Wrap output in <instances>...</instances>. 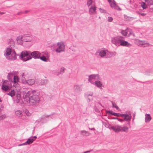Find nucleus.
<instances>
[{
  "label": "nucleus",
  "instance_id": "obj_46",
  "mask_svg": "<svg viewBox=\"0 0 153 153\" xmlns=\"http://www.w3.org/2000/svg\"><path fill=\"white\" fill-rule=\"evenodd\" d=\"M87 100L88 102H90L92 100V97H87Z\"/></svg>",
  "mask_w": 153,
  "mask_h": 153
},
{
  "label": "nucleus",
  "instance_id": "obj_42",
  "mask_svg": "<svg viewBox=\"0 0 153 153\" xmlns=\"http://www.w3.org/2000/svg\"><path fill=\"white\" fill-rule=\"evenodd\" d=\"M34 140V139L32 138L31 137L27 140V141H28L29 143L30 144L32 143L33 141Z\"/></svg>",
  "mask_w": 153,
  "mask_h": 153
},
{
  "label": "nucleus",
  "instance_id": "obj_35",
  "mask_svg": "<svg viewBox=\"0 0 153 153\" xmlns=\"http://www.w3.org/2000/svg\"><path fill=\"white\" fill-rule=\"evenodd\" d=\"M27 73L26 72L23 73H22L21 75L22 78L21 79V80L22 82L23 79L24 80H26L25 77L26 76Z\"/></svg>",
  "mask_w": 153,
  "mask_h": 153
},
{
  "label": "nucleus",
  "instance_id": "obj_54",
  "mask_svg": "<svg viewBox=\"0 0 153 153\" xmlns=\"http://www.w3.org/2000/svg\"><path fill=\"white\" fill-rule=\"evenodd\" d=\"M32 138H33V139H34V140L35 139L37 138L36 137V136H34L33 137H31Z\"/></svg>",
  "mask_w": 153,
  "mask_h": 153
},
{
  "label": "nucleus",
  "instance_id": "obj_29",
  "mask_svg": "<svg viewBox=\"0 0 153 153\" xmlns=\"http://www.w3.org/2000/svg\"><path fill=\"white\" fill-rule=\"evenodd\" d=\"M39 58L41 60L45 62H47L49 60V59L48 58L44 56L41 57L40 56V58Z\"/></svg>",
  "mask_w": 153,
  "mask_h": 153
},
{
  "label": "nucleus",
  "instance_id": "obj_3",
  "mask_svg": "<svg viewBox=\"0 0 153 153\" xmlns=\"http://www.w3.org/2000/svg\"><path fill=\"white\" fill-rule=\"evenodd\" d=\"M51 47L53 51L59 53L64 51L65 49V45L62 42H58L56 44H52Z\"/></svg>",
  "mask_w": 153,
  "mask_h": 153
},
{
  "label": "nucleus",
  "instance_id": "obj_18",
  "mask_svg": "<svg viewBox=\"0 0 153 153\" xmlns=\"http://www.w3.org/2000/svg\"><path fill=\"white\" fill-rule=\"evenodd\" d=\"M107 113L108 114H111L112 115L114 116H116L117 117H123V116L125 115H123V114L113 112L110 111H107Z\"/></svg>",
  "mask_w": 153,
  "mask_h": 153
},
{
  "label": "nucleus",
  "instance_id": "obj_12",
  "mask_svg": "<svg viewBox=\"0 0 153 153\" xmlns=\"http://www.w3.org/2000/svg\"><path fill=\"white\" fill-rule=\"evenodd\" d=\"M97 56L99 55L101 57H104L105 56H107V50H98L96 53Z\"/></svg>",
  "mask_w": 153,
  "mask_h": 153
},
{
  "label": "nucleus",
  "instance_id": "obj_47",
  "mask_svg": "<svg viewBox=\"0 0 153 153\" xmlns=\"http://www.w3.org/2000/svg\"><path fill=\"white\" fill-rule=\"evenodd\" d=\"M107 20L108 22H111L113 20V18L111 17H108Z\"/></svg>",
  "mask_w": 153,
  "mask_h": 153
},
{
  "label": "nucleus",
  "instance_id": "obj_6",
  "mask_svg": "<svg viewBox=\"0 0 153 153\" xmlns=\"http://www.w3.org/2000/svg\"><path fill=\"white\" fill-rule=\"evenodd\" d=\"M21 59L24 61H26L30 59L32 57L30 55V52L24 51L22 52L20 55Z\"/></svg>",
  "mask_w": 153,
  "mask_h": 153
},
{
  "label": "nucleus",
  "instance_id": "obj_48",
  "mask_svg": "<svg viewBox=\"0 0 153 153\" xmlns=\"http://www.w3.org/2000/svg\"><path fill=\"white\" fill-rule=\"evenodd\" d=\"M16 98L21 99V95L19 94L16 95Z\"/></svg>",
  "mask_w": 153,
  "mask_h": 153
},
{
  "label": "nucleus",
  "instance_id": "obj_50",
  "mask_svg": "<svg viewBox=\"0 0 153 153\" xmlns=\"http://www.w3.org/2000/svg\"><path fill=\"white\" fill-rule=\"evenodd\" d=\"M135 115H136V114H135V113H133V120H132V121H134V119L135 116Z\"/></svg>",
  "mask_w": 153,
  "mask_h": 153
},
{
  "label": "nucleus",
  "instance_id": "obj_1",
  "mask_svg": "<svg viewBox=\"0 0 153 153\" xmlns=\"http://www.w3.org/2000/svg\"><path fill=\"white\" fill-rule=\"evenodd\" d=\"M23 102L26 104L33 105L39 102L40 100L39 96L36 94V91L34 90L30 91L23 94Z\"/></svg>",
  "mask_w": 153,
  "mask_h": 153
},
{
  "label": "nucleus",
  "instance_id": "obj_32",
  "mask_svg": "<svg viewBox=\"0 0 153 153\" xmlns=\"http://www.w3.org/2000/svg\"><path fill=\"white\" fill-rule=\"evenodd\" d=\"M15 93L14 91V89L11 90V91L9 92L7 94L9 95L11 97H13L15 95Z\"/></svg>",
  "mask_w": 153,
  "mask_h": 153
},
{
  "label": "nucleus",
  "instance_id": "obj_28",
  "mask_svg": "<svg viewBox=\"0 0 153 153\" xmlns=\"http://www.w3.org/2000/svg\"><path fill=\"white\" fill-rule=\"evenodd\" d=\"M95 4L94 2L92 0H88L87 2V5L88 7H89L91 5H93V4Z\"/></svg>",
  "mask_w": 153,
  "mask_h": 153
},
{
  "label": "nucleus",
  "instance_id": "obj_26",
  "mask_svg": "<svg viewBox=\"0 0 153 153\" xmlns=\"http://www.w3.org/2000/svg\"><path fill=\"white\" fill-rule=\"evenodd\" d=\"M121 131H124L126 132H128V130L129 129L128 127L125 126H121Z\"/></svg>",
  "mask_w": 153,
  "mask_h": 153
},
{
  "label": "nucleus",
  "instance_id": "obj_14",
  "mask_svg": "<svg viewBox=\"0 0 153 153\" xmlns=\"http://www.w3.org/2000/svg\"><path fill=\"white\" fill-rule=\"evenodd\" d=\"M121 126L117 125L111 126L110 128V129H112L115 132H118L121 131Z\"/></svg>",
  "mask_w": 153,
  "mask_h": 153
},
{
  "label": "nucleus",
  "instance_id": "obj_15",
  "mask_svg": "<svg viewBox=\"0 0 153 153\" xmlns=\"http://www.w3.org/2000/svg\"><path fill=\"white\" fill-rule=\"evenodd\" d=\"M96 7L95 4H93L91 5L89 8V11L90 15H93L96 13Z\"/></svg>",
  "mask_w": 153,
  "mask_h": 153
},
{
  "label": "nucleus",
  "instance_id": "obj_56",
  "mask_svg": "<svg viewBox=\"0 0 153 153\" xmlns=\"http://www.w3.org/2000/svg\"><path fill=\"white\" fill-rule=\"evenodd\" d=\"M146 15V14L144 13H142L141 14V15L142 16H144Z\"/></svg>",
  "mask_w": 153,
  "mask_h": 153
},
{
  "label": "nucleus",
  "instance_id": "obj_27",
  "mask_svg": "<svg viewBox=\"0 0 153 153\" xmlns=\"http://www.w3.org/2000/svg\"><path fill=\"white\" fill-rule=\"evenodd\" d=\"M24 35H20L17 37V41L18 42V41H24Z\"/></svg>",
  "mask_w": 153,
  "mask_h": 153
},
{
  "label": "nucleus",
  "instance_id": "obj_21",
  "mask_svg": "<svg viewBox=\"0 0 153 153\" xmlns=\"http://www.w3.org/2000/svg\"><path fill=\"white\" fill-rule=\"evenodd\" d=\"M92 84L94 85L95 86L101 89H102V82L99 81H95L94 82V83H93Z\"/></svg>",
  "mask_w": 153,
  "mask_h": 153
},
{
  "label": "nucleus",
  "instance_id": "obj_61",
  "mask_svg": "<svg viewBox=\"0 0 153 153\" xmlns=\"http://www.w3.org/2000/svg\"><path fill=\"white\" fill-rule=\"evenodd\" d=\"M1 99H0V102H1Z\"/></svg>",
  "mask_w": 153,
  "mask_h": 153
},
{
  "label": "nucleus",
  "instance_id": "obj_16",
  "mask_svg": "<svg viewBox=\"0 0 153 153\" xmlns=\"http://www.w3.org/2000/svg\"><path fill=\"white\" fill-rule=\"evenodd\" d=\"M35 82L34 79H30L27 80H24L23 79L22 83L24 84H27L29 85H32Z\"/></svg>",
  "mask_w": 153,
  "mask_h": 153
},
{
  "label": "nucleus",
  "instance_id": "obj_2",
  "mask_svg": "<svg viewBox=\"0 0 153 153\" xmlns=\"http://www.w3.org/2000/svg\"><path fill=\"white\" fill-rule=\"evenodd\" d=\"M125 38L120 36L112 37L111 39V42L117 46H120L129 47L132 45L127 41L124 40Z\"/></svg>",
  "mask_w": 153,
  "mask_h": 153
},
{
  "label": "nucleus",
  "instance_id": "obj_11",
  "mask_svg": "<svg viewBox=\"0 0 153 153\" xmlns=\"http://www.w3.org/2000/svg\"><path fill=\"white\" fill-rule=\"evenodd\" d=\"M13 80L11 81V83L13 84V86L16 87H18L19 85L18 83L19 82V78L18 76H14L13 77Z\"/></svg>",
  "mask_w": 153,
  "mask_h": 153
},
{
  "label": "nucleus",
  "instance_id": "obj_22",
  "mask_svg": "<svg viewBox=\"0 0 153 153\" xmlns=\"http://www.w3.org/2000/svg\"><path fill=\"white\" fill-rule=\"evenodd\" d=\"M14 74L13 72L9 73L7 76V78L9 81H11L14 77Z\"/></svg>",
  "mask_w": 153,
  "mask_h": 153
},
{
  "label": "nucleus",
  "instance_id": "obj_33",
  "mask_svg": "<svg viewBox=\"0 0 153 153\" xmlns=\"http://www.w3.org/2000/svg\"><path fill=\"white\" fill-rule=\"evenodd\" d=\"M140 5L143 9H145L147 7V5L144 2H141Z\"/></svg>",
  "mask_w": 153,
  "mask_h": 153
},
{
  "label": "nucleus",
  "instance_id": "obj_17",
  "mask_svg": "<svg viewBox=\"0 0 153 153\" xmlns=\"http://www.w3.org/2000/svg\"><path fill=\"white\" fill-rule=\"evenodd\" d=\"M24 42H30L32 40V36L30 34H25L24 35Z\"/></svg>",
  "mask_w": 153,
  "mask_h": 153
},
{
  "label": "nucleus",
  "instance_id": "obj_8",
  "mask_svg": "<svg viewBox=\"0 0 153 153\" xmlns=\"http://www.w3.org/2000/svg\"><path fill=\"white\" fill-rule=\"evenodd\" d=\"M120 33L123 36H127V34L128 35V36L132 35L134 36V34L131 30L128 28H127L125 30H122Z\"/></svg>",
  "mask_w": 153,
  "mask_h": 153
},
{
  "label": "nucleus",
  "instance_id": "obj_58",
  "mask_svg": "<svg viewBox=\"0 0 153 153\" xmlns=\"http://www.w3.org/2000/svg\"><path fill=\"white\" fill-rule=\"evenodd\" d=\"M22 13V12H18V13H17V15H19L20 13Z\"/></svg>",
  "mask_w": 153,
  "mask_h": 153
},
{
  "label": "nucleus",
  "instance_id": "obj_5",
  "mask_svg": "<svg viewBox=\"0 0 153 153\" xmlns=\"http://www.w3.org/2000/svg\"><path fill=\"white\" fill-rule=\"evenodd\" d=\"M131 113L130 111H127L125 112V114H123V115H125L123 116V117H123V119H122L118 118L117 120L119 122L122 123L124 122V121L127 122L128 123L127 124L129 125L130 121H131Z\"/></svg>",
  "mask_w": 153,
  "mask_h": 153
},
{
  "label": "nucleus",
  "instance_id": "obj_57",
  "mask_svg": "<svg viewBox=\"0 0 153 153\" xmlns=\"http://www.w3.org/2000/svg\"><path fill=\"white\" fill-rule=\"evenodd\" d=\"M4 13H4V12H0V15H2Z\"/></svg>",
  "mask_w": 153,
  "mask_h": 153
},
{
  "label": "nucleus",
  "instance_id": "obj_55",
  "mask_svg": "<svg viewBox=\"0 0 153 153\" xmlns=\"http://www.w3.org/2000/svg\"><path fill=\"white\" fill-rule=\"evenodd\" d=\"M25 143L26 145H27V144H30V143H29L28 141H27H27Z\"/></svg>",
  "mask_w": 153,
  "mask_h": 153
},
{
  "label": "nucleus",
  "instance_id": "obj_45",
  "mask_svg": "<svg viewBox=\"0 0 153 153\" xmlns=\"http://www.w3.org/2000/svg\"><path fill=\"white\" fill-rule=\"evenodd\" d=\"M99 10H100V12L101 13H106V11L103 9L100 8H99Z\"/></svg>",
  "mask_w": 153,
  "mask_h": 153
},
{
  "label": "nucleus",
  "instance_id": "obj_41",
  "mask_svg": "<svg viewBox=\"0 0 153 153\" xmlns=\"http://www.w3.org/2000/svg\"><path fill=\"white\" fill-rule=\"evenodd\" d=\"M24 111L25 112L27 116H29L30 115V114L29 112V111L27 110L26 109Z\"/></svg>",
  "mask_w": 153,
  "mask_h": 153
},
{
  "label": "nucleus",
  "instance_id": "obj_38",
  "mask_svg": "<svg viewBox=\"0 0 153 153\" xmlns=\"http://www.w3.org/2000/svg\"><path fill=\"white\" fill-rule=\"evenodd\" d=\"M6 117V115L5 114H2L0 113V120H2Z\"/></svg>",
  "mask_w": 153,
  "mask_h": 153
},
{
  "label": "nucleus",
  "instance_id": "obj_7",
  "mask_svg": "<svg viewBox=\"0 0 153 153\" xmlns=\"http://www.w3.org/2000/svg\"><path fill=\"white\" fill-rule=\"evenodd\" d=\"M50 117H51V115L45 114L43 115L41 118L37 120L36 122H37L38 123H45L49 120Z\"/></svg>",
  "mask_w": 153,
  "mask_h": 153
},
{
  "label": "nucleus",
  "instance_id": "obj_24",
  "mask_svg": "<svg viewBox=\"0 0 153 153\" xmlns=\"http://www.w3.org/2000/svg\"><path fill=\"white\" fill-rule=\"evenodd\" d=\"M145 122L146 123L149 122L152 119V117L150 114H146L145 115Z\"/></svg>",
  "mask_w": 153,
  "mask_h": 153
},
{
  "label": "nucleus",
  "instance_id": "obj_30",
  "mask_svg": "<svg viewBox=\"0 0 153 153\" xmlns=\"http://www.w3.org/2000/svg\"><path fill=\"white\" fill-rule=\"evenodd\" d=\"M15 114L16 116L18 117H20L22 115V111L20 110H17L15 111Z\"/></svg>",
  "mask_w": 153,
  "mask_h": 153
},
{
  "label": "nucleus",
  "instance_id": "obj_53",
  "mask_svg": "<svg viewBox=\"0 0 153 153\" xmlns=\"http://www.w3.org/2000/svg\"><path fill=\"white\" fill-rule=\"evenodd\" d=\"M89 129L92 130H95V129L94 128H89Z\"/></svg>",
  "mask_w": 153,
  "mask_h": 153
},
{
  "label": "nucleus",
  "instance_id": "obj_37",
  "mask_svg": "<svg viewBox=\"0 0 153 153\" xmlns=\"http://www.w3.org/2000/svg\"><path fill=\"white\" fill-rule=\"evenodd\" d=\"M9 45L12 48V47L14 45V43L13 40L10 39L9 40Z\"/></svg>",
  "mask_w": 153,
  "mask_h": 153
},
{
  "label": "nucleus",
  "instance_id": "obj_13",
  "mask_svg": "<svg viewBox=\"0 0 153 153\" xmlns=\"http://www.w3.org/2000/svg\"><path fill=\"white\" fill-rule=\"evenodd\" d=\"M41 53L38 51H34L32 52H30V55L32 58L34 59H39L40 56H41Z\"/></svg>",
  "mask_w": 153,
  "mask_h": 153
},
{
  "label": "nucleus",
  "instance_id": "obj_36",
  "mask_svg": "<svg viewBox=\"0 0 153 153\" xmlns=\"http://www.w3.org/2000/svg\"><path fill=\"white\" fill-rule=\"evenodd\" d=\"M138 43L140 45H144L147 44L146 41L143 40H139L138 41Z\"/></svg>",
  "mask_w": 153,
  "mask_h": 153
},
{
  "label": "nucleus",
  "instance_id": "obj_25",
  "mask_svg": "<svg viewBox=\"0 0 153 153\" xmlns=\"http://www.w3.org/2000/svg\"><path fill=\"white\" fill-rule=\"evenodd\" d=\"M80 134L83 136H88L91 134L90 133L85 130L81 131H80Z\"/></svg>",
  "mask_w": 153,
  "mask_h": 153
},
{
  "label": "nucleus",
  "instance_id": "obj_51",
  "mask_svg": "<svg viewBox=\"0 0 153 153\" xmlns=\"http://www.w3.org/2000/svg\"><path fill=\"white\" fill-rule=\"evenodd\" d=\"M117 119H118V118L117 117H111L110 118V119H111V120H115V119L117 120Z\"/></svg>",
  "mask_w": 153,
  "mask_h": 153
},
{
  "label": "nucleus",
  "instance_id": "obj_19",
  "mask_svg": "<svg viewBox=\"0 0 153 153\" xmlns=\"http://www.w3.org/2000/svg\"><path fill=\"white\" fill-rule=\"evenodd\" d=\"M117 53L115 51L109 52L107 50V58H110L116 55Z\"/></svg>",
  "mask_w": 153,
  "mask_h": 153
},
{
  "label": "nucleus",
  "instance_id": "obj_9",
  "mask_svg": "<svg viewBox=\"0 0 153 153\" xmlns=\"http://www.w3.org/2000/svg\"><path fill=\"white\" fill-rule=\"evenodd\" d=\"M88 76V81L92 84L94 83L95 80H97L99 78L98 75L97 74L91 75Z\"/></svg>",
  "mask_w": 153,
  "mask_h": 153
},
{
  "label": "nucleus",
  "instance_id": "obj_10",
  "mask_svg": "<svg viewBox=\"0 0 153 153\" xmlns=\"http://www.w3.org/2000/svg\"><path fill=\"white\" fill-rule=\"evenodd\" d=\"M109 2L111 7L114 9L121 10V9L116 4V2L114 0H108Z\"/></svg>",
  "mask_w": 153,
  "mask_h": 153
},
{
  "label": "nucleus",
  "instance_id": "obj_40",
  "mask_svg": "<svg viewBox=\"0 0 153 153\" xmlns=\"http://www.w3.org/2000/svg\"><path fill=\"white\" fill-rule=\"evenodd\" d=\"M86 95L87 97H91L93 95V93L92 92H89L87 93Z\"/></svg>",
  "mask_w": 153,
  "mask_h": 153
},
{
  "label": "nucleus",
  "instance_id": "obj_31",
  "mask_svg": "<svg viewBox=\"0 0 153 153\" xmlns=\"http://www.w3.org/2000/svg\"><path fill=\"white\" fill-rule=\"evenodd\" d=\"M74 89L76 91H79L81 89L80 86L79 85H76L74 86Z\"/></svg>",
  "mask_w": 153,
  "mask_h": 153
},
{
  "label": "nucleus",
  "instance_id": "obj_52",
  "mask_svg": "<svg viewBox=\"0 0 153 153\" xmlns=\"http://www.w3.org/2000/svg\"><path fill=\"white\" fill-rule=\"evenodd\" d=\"M25 145H26L25 143H22V144H19V146H20Z\"/></svg>",
  "mask_w": 153,
  "mask_h": 153
},
{
  "label": "nucleus",
  "instance_id": "obj_20",
  "mask_svg": "<svg viewBox=\"0 0 153 153\" xmlns=\"http://www.w3.org/2000/svg\"><path fill=\"white\" fill-rule=\"evenodd\" d=\"M48 82V80L46 79H40L39 80L37 84L40 85H45Z\"/></svg>",
  "mask_w": 153,
  "mask_h": 153
},
{
  "label": "nucleus",
  "instance_id": "obj_59",
  "mask_svg": "<svg viewBox=\"0 0 153 153\" xmlns=\"http://www.w3.org/2000/svg\"><path fill=\"white\" fill-rule=\"evenodd\" d=\"M98 111V110L97 108L95 109V111H96L97 112Z\"/></svg>",
  "mask_w": 153,
  "mask_h": 153
},
{
  "label": "nucleus",
  "instance_id": "obj_39",
  "mask_svg": "<svg viewBox=\"0 0 153 153\" xmlns=\"http://www.w3.org/2000/svg\"><path fill=\"white\" fill-rule=\"evenodd\" d=\"M111 103H112V107L113 108H115L117 109L118 110V109H119V108L118 107V106L116 105V104L115 102H111Z\"/></svg>",
  "mask_w": 153,
  "mask_h": 153
},
{
  "label": "nucleus",
  "instance_id": "obj_62",
  "mask_svg": "<svg viewBox=\"0 0 153 153\" xmlns=\"http://www.w3.org/2000/svg\"><path fill=\"white\" fill-rule=\"evenodd\" d=\"M99 19H100V17H99Z\"/></svg>",
  "mask_w": 153,
  "mask_h": 153
},
{
  "label": "nucleus",
  "instance_id": "obj_44",
  "mask_svg": "<svg viewBox=\"0 0 153 153\" xmlns=\"http://www.w3.org/2000/svg\"><path fill=\"white\" fill-rule=\"evenodd\" d=\"M45 55L46 56V57H47L49 59V58L50 56V54L47 51H45Z\"/></svg>",
  "mask_w": 153,
  "mask_h": 153
},
{
  "label": "nucleus",
  "instance_id": "obj_34",
  "mask_svg": "<svg viewBox=\"0 0 153 153\" xmlns=\"http://www.w3.org/2000/svg\"><path fill=\"white\" fill-rule=\"evenodd\" d=\"M1 88L3 90L7 91L9 89L8 86L4 84H2Z\"/></svg>",
  "mask_w": 153,
  "mask_h": 153
},
{
  "label": "nucleus",
  "instance_id": "obj_43",
  "mask_svg": "<svg viewBox=\"0 0 153 153\" xmlns=\"http://www.w3.org/2000/svg\"><path fill=\"white\" fill-rule=\"evenodd\" d=\"M64 69H65V68H64L63 67V68H61V70H60L59 73L57 75H58L59 74H62L63 73H64Z\"/></svg>",
  "mask_w": 153,
  "mask_h": 153
},
{
  "label": "nucleus",
  "instance_id": "obj_23",
  "mask_svg": "<svg viewBox=\"0 0 153 153\" xmlns=\"http://www.w3.org/2000/svg\"><path fill=\"white\" fill-rule=\"evenodd\" d=\"M3 83L4 84L8 86V87L9 88L10 87L11 88L13 86V84L11 83V82L9 80H5L3 82Z\"/></svg>",
  "mask_w": 153,
  "mask_h": 153
},
{
  "label": "nucleus",
  "instance_id": "obj_4",
  "mask_svg": "<svg viewBox=\"0 0 153 153\" xmlns=\"http://www.w3.org/2000/svg\"><path fill=\"white\" fill-rule=\"evenodd\" d=\"M6 58L9 60H13L16 59V53L15 51H12L10 48H7L4 53Z\"/></svg>",
  "mask_w": 153,
  "mask_h": 153
},
{
  "label": "nucleus",
  "instance_id": "obj_49",
  "mask_svg": "<svg viewBox=\"0 0 153 153\" xmlns=\"http://www.w3.org/2000/svg\"><path fill=\"white\" fill-rule=\"evenodd\" d=\"M21 99L16 98V102L17 103L19 102L21 100Z\"/></svg>",
  "mask_w": 153,
  "mask_h": 153
},
{
  "label": "nucleus",
  "instance_id": "obj_60",
  "mask_svg": "<svg viewBox=\"0 0 153 153\" xmlns=\"http://www.w3.org/2000/svg\"><path fill=\"white\" fill-rule=\"evenodd\" d=\"M28 12V11H25V13H26Z\"/></svg>",
  "mask_w": 153,
  "mask_h": 153
}]
</instances>
